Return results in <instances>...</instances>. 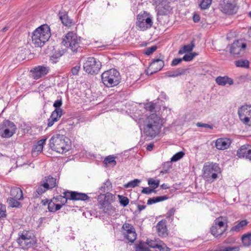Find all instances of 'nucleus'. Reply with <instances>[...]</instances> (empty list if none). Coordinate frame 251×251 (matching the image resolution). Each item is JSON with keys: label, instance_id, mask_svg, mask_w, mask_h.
<instances>
[{"label": "nucleus", "instance_id": "f257e3e1", "mask_svg": "<svg viewBox=\"0 0 251 251\" xmlns=\"http://www.w3.org/2000/svg\"><path fill=\"white\" fill-rule=\"evenodd\" d=\"M51 35L50 26L42 25L37 28L32 35V43L35 47H41L47 42Z\"/></svg>", "mask_w": 251, "mask_h": 251}, {"label": "nucleus", "instance_id": "f03ea898", "mask_svg": "<svg viewBox=\"0 0 251 251\" xmlns=\"http://www.w3.org/2000/svg\"><path fill=\"white\" fill-rule=\"evenodd\" d=\"M50 148L60 153L67 152L70 149L69 139L64 135L55 134L49 141Z\"/></svg>", "mask_w": 251, "mask_h": 251}, {"label": "nucleus", "instance_id": "7ed1b4c3", "mask_svg": "<svg viewBox=\"0 0 251 251\" xmlns=\"http://www.w3.org/2000/svg\"><path fill=\"white\" fill-rule=\"evenodd\" d=\"M101 77L102 83L107 87H112L118 85L121 79L119 72L115 69L105 71Z\"/></svg>", "mask_w": 251, "mask_h": 251}, {"label": "nucleus", "instance_id": "20e7f679", "mask_svg": "<svg viewBox=\"0 0 251 251\" xmlns=\"http://www.w3.org/2000/svg\"><path fill=\"white\" fill-rule=\"evenodd\" d=\"M81 37L73 32H68L63 38L62 43L66 47L69 48L74 53L81 50Z\"/></svg>", "mask_w": 251, "mask_h": 251}, {"label": "nucleus", "instance_id": "39448f33", "mask_svg": "<svg viewBox=\"0 0 251 251\" xmlns=\"http://www.w3.org/2000/svg\"><path fill=\"white\" fill-rule=\"evenodd\" d=\"M227 217L220 216L217 218L210 227V232L215 237L220 238L226 232L227 227Z\"/></svg>", "mask_w": 251, "mask_h": 251}, {"label": "nucleus", "instance_id": "423d86ee", "mask_svg": "<svg viewBox=\"0 0 251 251\" xmlns=\"http://www.w3.org/2000/svg\"><path fill=\"white\" fill-rule=\"evenodd\" d=\"M20 247L24 250L33 248L36 244V239L31 230H24L17 239Z\"/></svg>", "mask_w": 251, "mask_h": 251}, {"label": "nucleus", "instance_id": "0eeeda50", "mask_svg": "<svg viewBox=\"0 0 251 251\" xmlns=\"http://www.w3.org/2000/svg\"><path fill=\"white\" fill-rule=\"evenodd\" d=\"M152 25V17L149 13L144 11L137 15L135 24L137 29L145 31L150 28Z\"/></svg>", "mask_w": 251, "mask_h": 251}, {"label": "nucleus", "instance_id": "6e6552de", "mask_svg": "<svg viewBox=\"0 0 251 251\" xmlns=\"http://www.w3.org/2000/svg\"><path fill=\"white\" fill-rule=\"evenodd\" d=\"M237 1L238 0H221L219 8L224 14L228 15L235 14L238 9Z\"/></svg>", "mask_w": 251, "mask_h": 251}, {"label": "nucleus", "instance_id": "1a4fd4ad", "mask_svg": "<svg viewBox=\"0 0 251 251\" xmlns=\"http://www.w3.org/2000/svg\"><path fill=\"white\" fill-rule=\"evenodd\" d=\"M101 67V62L98 59L93 57H88L83 64L84 70L91 75L97 74Z\"/></svg>", "mask_w": 251, "mask_h": 251}, {"label": "nucleus", "instance_id": "9d476101", "mask_svg": "<svg viewBox=\"0 0 251 251\" xmlns=\"http://www.w3.org/2000/svg\"><path fill=\"white\" fill-rule=\"evenodd\" d=\"M107 196L105 194H100L98 196V201L99 208L101 209L105 214L111 215L115 212V208L112 206L111 203L106 200V197L110 196L113 197V195L111 194L107 193Z\"/></svg>", "mask_w": 251, "mask_h": 251}, {"label": "nucleus", "instance_id": "9b49d317", "mask_svg": "<svg viewBox=\"0 0 251 251\" xmlns=\"http://www.w3.org/2000/svg\"><path fill=\"white\" fill-rule=\"evenodd\" d=\"M16 130V126L8 120H4L0 125V134L3 138L11 137L15 133Z\"/></svg>", "mask_w": 251, "mask_h": 251}, {"label": "nucleus", "instance_id": "f8f14e48", "mask_svg": "<svg viewBox=\"0 0 251 251\" xmlns=\"http://www.w3.org/2000/svg\"><path fill=\"white\" fill-rule=\"evenodd\" d=\"M203 176L208 180L213 181L217 178V173L220 171V168L216 163L204 165L203 168Z\"/></svg>", "mask_w": 251, "mask_h": 251}, {"label": "nucleus", "instance_id": "ddd939ff", "mask_svg": "<svg viewBox=\"0 0 251 251\" xmlns=\"http://www.w3.org/2000/svg\"><path fill=\"white\" fill-rule=\"evenodd\" d=\"M247 48V44L242 39L234 41L230 45V53L235 57L243 56Z\"/></svg>", "mask_w": 251, "mask_h": 251}, {"label": "nucleus", "instance_id": "4468645a", "mask_svg": "<svg viewBox=\"0 0 251 251\" xmlns=\"http://www.w3.org/2000/svg\"><path fill=\"white\" fill-rule=\"evenodd\" d=\"M240 120L245 125L251 126V105H244L238 111Z\"/></svg>", "mask_w": 251, "mask_h": 251}, {"label": "nucleus", "instance_id": "2eb2a0df", "mask_svg": "<svg viewBox=\"0 0 251 251\" xmlns=\"http://www.w3.org/2000/svg\"><path fill=\"white\" fill-rule=\"evenodd\" d=\"M161 128V127L144 124L143 132L146 138H148V140H151L160 133Z\"/></svg>", "mask_w": 251, "mask_h": 251}, {"label": "nucleus", "instance_id": "dca6fc26", "mask_svg": "<svg viewBox=\"0 0 251 251\" xmlns=\"http://www.w3.org/2000/svg\"><path fill=\"white\" fill-rule=\"evenodd\" d=\"M50 71V67L44 65H39L30 70L32 77L34 79H38L47 75Z\"/></svg>", "mask_w": 251, "mask_h": 251}, {"label": "nucleus", "instance_id": "f3484780", "mask_svg": "<svg viewBox=\"0 0 251 251\" xmlns=\"http://www.w3.org/2000/svg\"><path fill=\"white\" fill-rule=\"evenodd\" d=\"M144 124L161 127L163 126V119L155 113L151 114L146 119Z\"/></svg>", "mask_w": 251, "mask_h": 251}, {"label": "nucleus", "instance_id": "a211bd4d", "mask_svg": "<svg viewBox=\"0 0 251 251\" xmlns=\"http://www.w3.org/2000/svg\"><path fill=\"white\" fill-rule=\"evenodd\" d=\"M67 194L68 195V196L67 195V196L69 200L85 201L90 199L89 197L86 194L76 191H70L68 190L67 191Z\"/></svg>", "mask_w": 251, "mask_h": 251}, {"label": "nucleus", "instance_id": "6ab92c4d", "mask_svg": "<svg viewBox=\"0 0 251 251\" xmlns=\"http://www.w3.org/2000/svg\"><path fill=\"white\" fill-rule=\"evenodd\" d=\"M237 155L239 158H245L251 161V146H242L237 151Z\"/></svg>", "mask_w": 251, "mask_h": 251}, {"label": "nucleus", "instance_id": "aec40b11", "mask_svg": "<svg viewBox=\"0 0 251 251\" xmlns=\"http://www.w3.org/2000/svg\"><path fill=\"white\" fill-rule=\"evenodd\" d=\"M163 57L154 58L151 62L150 63V67L151 69L153 71L150 74V75L156 73L157 72L160 71L164 66V62L163 60Z\"/></svg>", "mask_w": 251, "mask_h": 251}, {"label": "nucleus", "instance_id": "412c9836", "mask_svg": "<svg viewBox=\"0 0 251 251\" xmlns=\"http://www.w3.org/2000/svg\"><path fill=\"white\" fill-rule=\"evenodd\" d=\"M232 143L229 138H219L215 142L216 148L219 150H224L229 148Z\"/></svg>", "mask_w": 251, "mask_h": 251}, {"label": "nucleus", "instance_id": "4be33fe9", "mask_svg": "<svg viewBox=\"0 0 251 251\" xmlns=\"http://www.w3.org/2000/svg\"><path fill=\"white\" fill-rule=\"evenodd\" d=\"M172 8L170 5L169 2L164 0L161 5L157 7V14L159 15H167L170 14Z\"/></svg>", "mask_w": 251, "mask_h": 251}, {"label": "nucleus", "instance_id": "5701e85b", "mask_svg": "<svg viewBox=\"0 0 251 251\" xmlns=\"http://www.w3.org/2000/svg\"><path fill=\"white\" fill-rule=\"evenodd\" d=\"M63 115V110H58V109H55L52 112L51 115L48 119V127H50L54 124L55 122H57L62 115Z\"/></svg>", "mask_w": 251, "mask_h": 251}, {"label": "nucleus", "instance_id": "b1692460", "mask_svg": "<svg viewBox=\"0 0 251 251\" xmlns=\"http://www.w3.org/2000/svg\"><path fill=\"white\" fill-rule=\"evenodd\" d=\"M47 138L39 140L36 145H33L31 154L33 157H37L43 151V146L45 144Z\"/></svg>", "mask_w": 251, "mask_h": 251}, {"label": "nucleus", "instance_id": "393cba45", "mask_svg": "<svg viewBox=\"0 0 251 251\" xmlns=\"http://www.w3.org/2000/svg\"><path fill=\"white\" fill-rule=\"evenodd\" d=\"M58 16L63 25L66 26H71L72 25L73 20L69 17L65 11H60Z\"/></svg>", "mask_w": 251, "mask_h": 251}, {"label": "nucleus", "instance_id": "a878e982", "mask_svg": "<svg viewBox=\"0 0 251 251\" xmlns=\"http://www.w3.org/2000/svg\"><path fill=\"white\" fill-rule=\"evenodd\" d=\"M67 51L66 49H58L55 50L52 54L50 56V60L52 63H56L58 62V59L64 54Z\"/></svg>", "mask_w": 251, "mask_h": 251}, {"label": "nucleus", "instance_id": "bb28decb", "mask_svg": "<svg viewBox=\"0 0 251 251\" xmlns=\"http://www.w3.org/2000/svg\"><path fill=\"white\" fill-rule=\"evenodd\" d=\"M248 224V222L246 220H242L230 228L229 232L232 234H234L235 232H239L243 230Z\"/></svg>", "mask_w": 251, "mask_h": 251}, {"label": "nucleus", "instance_id": "cd10ccee", "mask_svg": "<svg viewBox=\"0 0 251 251\" xmlns=\"http://www.w3.org/2000/svg\"><path fill=\"white\" fill-rule=\"evenodd\" d=\"M215 81L219 85L221 86H225L227 84L229 85L233 84V79L227 75L224 76H219L216 77Z\"/></svg>", "mask_w": 251, "mask_h": 251}, {"label": "nucleus", "instance_id": "c85d7f7f", "mask_svg": "<svg viewBox=\"0 0 251 251\" xmlns=\"http://www.w3.org/2000/svg\"><path fill=\"white\" fill-rule=\"evenodd\" d=\"M157 232L159 236H164L167 235L166 221L161 220L159 222L156 226Z\"/></svg>", "mask_w": 251, "mask_h": 251}, {"label": "nucleus", "instance_id": "c756f323", "mask_svg": "<svg viewBox=\"0 0 251 251\" xmlns=\"http://www.w3.org/2000/svg\"><path fill=\"white\" fill-rule=\"evenodd\" d=\"M11 198L17 199L19 200L23 199V193L22 190L19 187H12L10 190Z\"/></svg>", "mask_w": 251, "mask_h": 251}, {"label": "nucleus", "instance_id": "7c9ffc66", "mask_svg": "<svg viewBox=\"0 0 251 251\" xmlns=\"http://www.w3.org/2000/svg\"><path fill=\"white\" fill-rule=\"evenodd\" d=\"M187 71V69L186 68H178L175 71L168 72L167 75L169 77H175L185 75Z\"/></svg>", "mask_w": 251, "mask_h": 251}, {"label": "nucleus", "instance_id": "2f4dec72", "mask_svg": "<svg viewBox=\"0 0 251 251\" xmlns=\"http://www.w3.org/2000/svg\"><path fill=\"white\" fill-rule=\"evenodd\" d=\"M195 39H193L191 41L190 44L184 45L182 48H181L178 50V53L179 54H182L184 53L190 52L192 51L193 48L195 47Z\"/></svg>", "mask_w": 251, "mask_h": 251}, {"label": "nucleus", "instance_id": "473e14b6", "mask_svg": "<svg viewBox=\"0 0 251 251\" xmlns=\"http://www.w3.org/2000/svg\"><path fill=\"white\" fill-rule=\"evenodd\" d=\"M56 180V178L49 176L45 178V179L43 180V183L45 184V186L48 187L49 189H51L55 186Z\"/></svg>", "mask_w": 251, "mask_h": 251}, {"label": "nucleus", "instance_id": "72a5a7b5", "mask_svg": "<svg viewBox=\"0 0 251 251\" xmlns=\"http://www.w3.org/2000/svg\"><path fill=\"white\" fill-rule=\"evenodd\" d=\"M103 164L105 167H114L116 165L115 157L113 155H109L106 157L103 161Z\"/></svg>", "mask_w": 251, "mask_h": 251}, {"label": "nucleus", "instance_id": "f704fd0d", "mask_svg": "<svg viewBox=\"0 0 251 251\" xmlns=\"http://www.w3.org/2000/svg\"><path fill=\"white\" fill-rule=\"evenodd\" d=\"M169 199V197L167 195H164L161 196H158L156 197H153L150 198L147 201L148 205H151L154 203H156L160 201H162L167 200Z\"/></svg>", "mask_w": 251, "mask_h": 251}, {"label": "nucleus", "instance_id": "c9c22d12", "mask_svg": "<svg viewBox=\"0 0 251 251\" xmlns=\"http://www.w3.org/2000/svg\"><path fill=\"white\" fill-rule=\"evenodd\" d=\"M18 200L15 198H8L7 199V202L10 207L20 208L22 206V204L20 202L18 201Z\"/></svg>", "mask_w": 251, "mask_h": 251}, {"label": "nucleus", "instance_id": "e433bc0d", "mask_svg": "<svg viewBox=\"0 0 251 251\" xmlns=\"http://www.w3.org/2000/svg\"><path fill=\"white\" fill-rule=\"evenodd\" d=\"M135 251H151V250L145 242L140 240L138 244L135 245Z\"/></svg>", "mask_w": 251, "mask_h": 251}, {"label": "nucleus", "instance_id": "4c0bfd02", "mask_svg": "<svg viewBox=\"0 0 251 251\" xmlns=\"http://www.w3.org/2000/svg\"><path fill=\"white\" fill-rule=\"evenodd\" d=\"M112 188V184L109 179H107L106 182H104L102 185L100 187L99 191L100 194L102 193H105L109 191Z\"/></svg>", "mask_w": 251, "mask_h": 251}, {"label": "nucleus", "instance_id": "58836bf2", "mask_svg": "<svg viewBox=\"0 0 251 251\" xmlns=\"http://www.w3.org/2000/svg\"><path fill=\"white\" fill-rule=\"evenodd\" d=\"M63 195L64 196L59 195L56 196L55 198H53V200H54L56 202L60 201L61 204L65 205L67 202L68 200H69L67 196V195L68 196V194H67V191L63 193Z\"/></svg>", "mask_w": 251, "mask_h": 251}, {"label": "nucleus", "instance_id": "ea45409f", "mask_svg": "<svg viewBox=\"0 0 251 251\" xmlns=\"http://www.w3.org/2000/svg\"><path fill=\"white\" fill-rule=\"evenodd\" d=\"M48 189V187L45 186V184L43 183L37 187L36 192L34 193V196L38 198Z\"/></svg>", "mask_w": 251, "mask_h": 251}, {"label": "nucleus", "instance_id": "a19ab883", "mask_svg": "<svg viewBox=\"0 0 251 251\" xmlns=\"http://www.w3.org/2000/svg\"><path fill=\"white\" fill-rule=\"evenodd\" d=\"M122 229L124 230L123 234L124 236L130 234L131 232L135 230L134 226L128 223L124 224L122 226Z\"/></svg>", "mask_w": 251, "mask_h": 251}, {"label": "nucleus", "instance_id": "79ce46f5", "mask_svg": "<svg viewBox=\"0 0 251 251\" xmlns=\"http://www.w3.org/2000/svg\"><path fill=\"white\" fill-rule=\"evenodd\" d=\"M242 242L245 247H249L251 245V232L244 234L242 237Z\"/></svg>", "mask_w": 251, "mask_h": 251}, {"label": "nucleus", "instance_id": "37998d69", "mask_svg": "<svg viewBox=\"0 0 251 251\" xmlns=\"http://www.w3.org/2000/svg\"><path fill=\"white\" fill-rule=\"evenodd\" d=\"M235 65L237 67L248 68L249 67V61L247 60L240 59L234 61Z\"/></svg>", "mask_w": 251, "mask_h": 251}, {"label": "nucleus", "instance_id": "c03bdc74", "mask_svg": "<svg viewBox=\"0 0 251 251\" xmlns=\"http://www.w3.org/2000/svg\"><path fill=\"white\" fill-rule=\"evenodd\" d=\"M141 182V180L138 179H135L133 180L128 182L127 183L124 185V187L127 188H134L137 186Z\"/></svg>", "mask_w": 251, "mask_h": 251}, {"label": "nucleus", "instance_id": "a18cd8bd", "mask_svg": "<svg viewBox=\"0 0 251 251\" xmlns=\"http://www.w3.org/2000/svg\"><path fill=\"white\" fill-rule=\"evenodd\" d=\"M156 106V104L152 101L147 102L144 104V108L150 112H153Z\"/></svg>", "mask_w": 251, "mask_h": 251}, {"label": "nucleus", "instance_id": "49530a36", "mask_svg": "<svg viewBox=\"0 0 251 251\" xmlns=\"http://www.w3.org/2000/svg\"><path fill=\"white\" fill-rule=\"evenodd\" d=\"M118 197L119 198L120 203L123 207H126L128 204L129 199L126 197L119 195Z\"/></svg>", "mask_w": 251, "mask_h": 251}, {"label": "nucleus", "instance_id": "de8ad7c7", "mask_svg": "<svg viewBox=\"0 0 251 251\" xmlns=\"http://www.w3.org/2000/svg\"><path fill=\"white\" fill-rule=\"evenodd\" d=\"M212 0H202L199 4L201 9H206L208 8L211 4Z\"/></svg>", "mask_w": 251, "mask_h": 251}, {"label": "nucleus", "instance_id": "09e8293b", "mask_svg": "<svg viewBox=\"0 0 251 251\" xmlns=\"http://www.w3.org/2000/svg\"><path fill=\"white\" fill-rule=\"evenodd\" d=\"M148 184L151 188L155 190L159 185V180H155L152 178H150L148 180Z\"/></svg>", "mask_w": 251, "mask_h": 251}, {"label": "nucleus", "instance_id": "8fccbe9b", "mask_svg": "<svg viewBox=\"0 0 251 251\" xmlns=\"http://www.w3.org/2000/svg\"><path fill=\"white\" fill-rule=\"evenodd\" d=\"M136 237L137 235L135 230L131 232L130 234L125 236V237L131 243H133L136 240Z\"/></svg>", "mask_w": 251, "mask_h": 251}, {"label": "nucleus", "instance_id": "3c124183", "mask_svg": "<svg viewBox=\"0 0 251 251\" xmlns=\"http://www.w3.org/2000/svg\"><path fill=\"white\" fill-rule=\"evenodd\" d=\"M184 155V152L182 151H179L173 156V157L171 158V161H177L182 158Z\"/></svg>", "mask_w": 251, "mask_h": 251}, {"label": "nucleus", "instance_id": "603ef678", "mask_svg": "<svg viewBox=\"0 0 251 251\" xmlns=\"http://www.w3.org/2000/svg\"><path fill=\"white\" fill-rule=\"evenodd\" d=\"M6 206L1 203L0 204V218H4L6 216Z\"/></svg>", "mask_w": 251, "mask_h": 251}, {"label": "nucleus", "instance_id": "864d4df0", "mask_svg": "<svg viewBox=\"0 0 251 251\" xmlns=\"http://www.w3.org/2000/svg\"><path fill=\"white\" fill-rule=\"evenodd\" d=\"M170 162H167L163 164V169L160 171V174H164L168 173L170 167Z\"/></svg>", "mask_w": 251, "mask_h": 251}, {"label": "nucleus", "instance_id": "5fc2aeb1", "mask_svg": "<svg viewBox=\"0 0 251 251\" xmlns=\"http://www.w3.org/2000/svg\"><path fill=\"white\" fill-rule=\"evenodd\" d=\"M157 50V47L156 46H153L151 47L148 48L146 49L144 51V54L147 55H150L153 52H154Z\"/></svg>", "mask_w": 251, "mask_h": 251}, {"label": "nucleus", "instance_id": "6e6d98bb", "mask_svg": "<svg viewBox=\"0 0 251 251\" xmlns=\"http://www.w3.org/2000/svg\"><path fill=\"white\" fill-rule=\"evenodd\" d=\"M146 243V244L147 246H148L149 247L151 248H158L159 245L155 243L154 241L152 240H150L149 239H147L146 241L145 242Z\"/></svg>", "mask_w": 251, "mask_h": 251}, {"label": "nucleus", "instance_id": "4d7b16f0", "mask_svg": "<svg viewBox=\"0 0 251 251\" xmlns=\"http://www.w3.org/2000/svg\"><path fill=\"white\" fill-rule=\"evenodd\" d=\"M62 105V100L61 99L60 100H57L55 101L54 102L53 106L55 108V109H58V110H63L60 107Z\"/></svg>", "mask_w": 251, "mask_h": 251}, {"label": "nucleus", "instance_id": "13d9d810", "mask_svg": "<svg viewBox=\"0 0 251 251\" xmlns=\"http://www.w3.org/2000/svg\"><path fill=\"white\" fill-rule=\"evenodd\" d=\"M55 202L54 200H51L50 202L48 203V210L50 212H53L54 211V208L55 205Z\"/></svg>", "mask_w": 251, "mask_h": 251}, {"label": "nucleus", "instance_id": "bf43d9fd", "mask_svg": "<svg viewBox=\"0 0 251 251\" xmlns=\"http://www.w3.org/2000/svg\"><path fill=\"white\" fill-rule=\"evenodd\" d=\"M197 126L198 127H201L206 128H209L210 129H213V126L212 125H209L208 124H204L201 122L197 123Z\"/></svg>", "mask_w": 251, "mask_h": 251}, {"label": "nucleus", "instance_id": "052dcab7", "mask_svg": "<svg viewBox=\"0 0 251 251\" xmlns=\"http://www.w3.org/2000/svg\"><path fill=\"white\" fill-rule=\"evenodd\" d=\"M156 191L153 189L150 188L149 187H144L141 191V193L146 195H149L152 192H155Z\"/></svg>", "mask_w": 251, "mask_h": 251}, {"label": "nucleus", "instance_id": "680f3d73", "mask_svg": "<svg viewBox=\"0 0 251 251\" xmlns=\"http://www.w3.org/2000/svg\"><path fill=\"white\" fill-rule=\"evenodd\" d=\"M240 248L239 246L227 247L222 250V251H239Z\"/></svg>", "mask_w": 251, "mask_h": 251}, {"label": "nucleus", "instance_id": "e2e57ef3", "mask_svg": "<svg viewBox=\"0 0 251 251\" xmlns=\"http://www.w3.org/2000/svg\"><path fill=\"white\" fill-rule=\"evenodd\" d=\"M183 61L182 58H176L173 60L171 62V65L172 66H176L180 64Z\"/></svg>", "mask_w": 251, "mask_h": 251}, {"label": "nucleus", "instance_id": "0e129e2a", "mask_svg": "<svg viewBox=\"0 0 251 251\" xmlns=\"http://www.w3.org/2000/svg\"><path fill=\"white\" fill-rule=\"evenodd\" d=\"M163 1H164V0H151V2L152 4V5L155 6L156 9L157 10V7H159V5H161Z\"/></svg>", "mask_w": 251, "mask_h": 251}, {"label": "nucleus", "instance_id": "69168bd1", "mask_svg": "<svg viewBox=\"0 0 251 251\" xmlns=\"http://www.w3.org/2000/svg\"><path fill=\"white\" fill-rule=\"evenodd\" d=\"M175 210L174 208H171L166 213L167 218L170 219L173 217L175 213Z\"/></svg>", "mask_w": 251, "mask_h": 251}, {"label": "nucleus", "instance_id": "338daca9", "mask_svg": "<svg viewBox=\"0 0 251 251\" xmlns=\"http://www.w3.org/2000/svg\"><path fill=\"white\" fill-rule=\"evenodd\" d=\"M182 58L183 61L187 62L193 60L192 56L191 55L190 53L185 54Z\"/></svg>", "mask_w": 251, "mask_h": 251}, {"label": "nucleus", "instance_id": "774afa93", "mask_svg": "<svg viewBox=\"0 0 251 251\" xmlns=\"http://www.w3.org/2000/svg\"><path fill=\"white\" fill-rule=\"evenodd\" d=\"M80 70V66H75V67H73L72 69V73L73 75H77L79 71Z\"/></svg>", "mask_w": 251, "mask_h": 251}]
</instances>
